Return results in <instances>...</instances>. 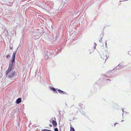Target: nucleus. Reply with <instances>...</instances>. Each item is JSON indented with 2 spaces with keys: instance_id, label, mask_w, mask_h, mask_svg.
Masks as SVG:
<instances>
[{
  "instance_id": "f257e3e1",
  "label": "nucleus",
  "mask_w": 131,
  "mask_h": 131,
  "mask_svg": "<svg viewBox=\"0 0 131 131\" xmlns=\"http://www.w3.org/2000/svg\"><path fill=\"white\" fill-rule=\"evenodd\" d=\"M18 48V47L16 51L13 53L11 59L12 63L9 64L8 68L5 72L6 76L11 80H12L15 75V71H11V70L13 67V64L15 62L16 54Z\"/></svg>"
},
{
  "instance_id": "f03ea898",
  "label": "nucleus",
  "mask_w": 131,
  "mask_h": 131,
  "mask_svg": "<svg viewBox=\"0 0 131 131\" xmlns=\"http://www.w3.org/2000/svg\"><path fill=\"white\" fill-rule=\"evenodd\" d=\"M53 121H52V123L53 126H56L57 125V123L55 121L56 120V118L55 117L53 118H52Z\"/></svg>"
},
{
  "instance_id": "7ed1b4c3",
  "label": "nucleus",
  "mask_w": 131,
  "mask_h": 131,
  "mask_svg": "<svg viewBox=\"0 0 131 131\" xmlns=\"http://www.w3.org/2000/svg\"><path fill=\"white\" fill-rule=\"evenodd\" d=\"M46 55L45 57H46V58H48L49 56V55L51 54V52H49L48 51H46L45 52Z\"/></svg>"
},
{
  "instance_id": "20e7f679",
  "label": "nucleus",
  "mask_w": 131,
  "mask_h": 131,
  "mask_svg": "<svg viewBox=\"0 0 131 131\" xmlns=\"http://www.w3.org/2000/svg\"><path fill=\"white\" fill-rule=\"evenodd\" d=\"M21 101V99L20 98H19L17 99L16 100V102L18 104H19Z\"/></svg>"
},
{
  "instance_id": "39448f33",
  "label": "nucleus",
  "mask_w": 131,
  "mask_h": 131,
  "mask_svg": "<svg viewBox=\"0 0 131 131\" xmlns=\"http://www.w3.org/2000/svg\"><path fill=\"white\" fill-rule=\"evenodd\" d=\"M56 90H57L58 92L61 94H67V93L64 91H62L60 89L57 90V89H56Z\"/></svg>"
},
{
  "instance_id": "423d86ee",
  "label": "nucleus",
  "mask_w": 131,
  "mask_h": 131,
  "mask_svg": "<svg viewBox=\"0 0 131 131\" xmlns=\"http://www.w3.org/2000/svg\"><path fill=\"white\" fill-rule=\"evenodd\" d=\"M50 89L52 91H53L55 93H57V92L56 91V89L53 87H50Z\"/></svg>"
},
{
  "instance_id": "0eeeda50",
  "label": "nucleus",
  "mask_w": 131,
  "mask_h": 131,
  "mask_svg": "<svg viewBox=\"0 0 131 131\" xmlns=\"http://www.w3.org/2000/svg\"><path fill=\"white\" fill-rule=\"evenodd\" d=\"M101 58L102 59H105L106 60V58H107V56L106 55L105 56L103 55H102L101 56Z\"/></svg>"
},
{
  "instance_id": "6e6552de",
  "label": "nucleus",
  "mask_w": 131,
  "mask_h": 131,
  "mask_svg": "<svg viewBox=\"0 0 131 131\" xmlns=\"http://www.w3.org/2000/svg\"><path fill=\"white\" fill-rule=\"evenodd\" d=\"M101 36L102 37L101 38V39L100 40H99V41L100 42H101L102 41V38L103 37L104 35V34L103 33H102L101 35Z\"/></svg>"
},
{
  "instance_id": "1a4fd4ad",
  "label": "nucleus",
  "mask_w": 131,
  "mask_h": 131,
  "mask_svg": "<svg viewBox=\"0 0 131 131\" xmlns=\"http://www.w3.org/2000/svg\"><path fill=\"white\" fill-rule=\"evenodd\" d=\"M6 58L7 59L9 58H10V54H8L6 57Z\"/></svg>"
},
{
  "instance_id": "9d476101",
  "label": "nucleus",
  "mask_w": 131,
  "mask_h": 131,
  "mask_svg": "<svg viewBox=\"0 0 131 131\" xmlns=\"http://www.w3.org/2000/svg\"><path fill=\"white\" fill-rule=\"evenodd\" d=\"M70 131H75V130L71 126Z\"/></svg>"
},
{
  "instance_id": "9b49d317",
  "label": "nucleus",
  "mask_w": 131,
  "mask_h": 131,
  "mask_svg": "<svg viewBox=\"0 0 131 131\" xmlns=\"http://www.w3.org/2000/svg\"><path fill=\"white\" fill-rule=\"evenodd\" d=\"M41 131H52L50 130H48L47 129H44L42 130Z\"/></svg>"
},
{
  "instance_id": "f8f14e48",
  "label": "nucleus",
  "mask_w": 131,
  "mask_h": 131,
  "mask_svg": "<svg viewBox=\"0 0 131 131\" xmlns=\"http://www.w3.org/2000/svg\"><path fill=\"white\" fill-rule=\"evenodd\" d=\"M118 67H122V68H123V66H122V65H121V64H119L118 66Z\"/></svg>"
},
{
  "instance_id": "ddd939ff",
  "label": "nucleus",
  "mask_w": 131,
  "mask_h": 131,
  "mask_svg": "<svg viewBox=\"0 0 131 131\" xmlns=\"http://www.w3.org/2000/svg\"><path fill=\"white\" fill-rule=\"evenodd\" d=\"M54 131H58V129L57 128H55L54 129Z\"/></svg>"
},
{
  "instance_id": "4468645a",
  "label": "nucleus",
  "mask_w": 131,
  "mask_h": 131,
  "mask_svg": "<svg viewBox=\"0 0 131 131\" xmlns=\"http://www.w3.org/2000/svg\"><path fill=\"white\" fill-rule=\"evenodd\" d=\"M108 73H109V72H108L107 73V75L108 74ZM106 77H107L108 78H109L110 77H109V76L108 75H106Z\"/></svg>"
},
{
  "instance_id": "2eb2a0df",
  "label": "nucleus",
  "mask_w": 131,
  "mask_h": 131,
  "mask_svg": "<svg viewBox=\"0 0 131 131\" xmlns=\"http://www.w3.org/2000/svg\"><path fill=\"white\" fill-rule=\"evenodd\" d=\"M10 50H12L13 49V48L12 47H10Z\"/></svg>"
},
{
  "instance_id": "dca6fc26",
  "label": "nucleus",
  "mask_w": 131,
  "mask_h": 131,
  "mask_svg": "<svg viewBox=\"0 0 131 131\" xmlns=\"http://www.w3.org/2000/svg\"><path fill=\"white\" fill-rule=\"evenodd\" d=\"M49 126L50 127H51L52 126V125H51V124H50V125H49Z\"/></svg>"
},
{
  "instance_id": "f3484780",
  "label": "nucleus",
  "mask_w": 131,
  "mask_h": 131,
  "mask_svg": "<svg viewBox=\"0 0 131 131\" xmlns=\"http://www.w3.org/2000/svg\"><path fill=\"white\" fill-rule=\"evenodd\" d=\"M95 46H96V44L95 43ZM95 46H95L94 47V48H95Z\"/></svg>"
},
{
  "instance_id": "a211bd4d",
  "label": "nucleus",
  "mask_w": 131,
  "mask_h": 131,
  "mask_svg": "<svg viewBox=\"0 0 131 131\" xmlns=\"http://www.w3.org/2000/svg\"><path fill=\"white\" fill-rule=\"evenodd\" d=\"M107 80H109L110 81H111V80H110V79H107Z\"/></svg>"
},
{
  "instance_id": "6ab92c4d",
  "label": "nucleus",
  "mask_w": 131,
  "mask_h": 131,
  "mask_svg": "<svg viewBox=\"0 0 131 131\" xmlns=\"http://www.w3.org/2000/svg\"><path fill=\"white\" fill-rule=\"evenodd\" d=\"M82 114L83 115H84V112H83V113H82Z\"/></svg>"
},
{
  "instance_id": "aec40b11",
  "label": "nucleus",
  "mask_w": 131,
  "mask_h": 131,
  "mask_svg": "<svg viewBox=\"0 0 131 131\" xmlns=\"http://www.w3.org/2000/svg\"><path fill=\"white\" fill-rule=\"evenodd\" d=\"M116 124H118L117 123H115L114 124V125H116Z\"/></svg>"
},
{
  "instance_id": "412c9836",
  "label": "nucleus",
  "mask_w": 131,
  "mask_h": 131,
  "mask_svg": "<svg viewBox=\"0 0 131 131\" xmlns=\"http://www.w3.org/2000/svg\"><path fill=\"white\" fill-rule=\"evenodd\" d=\"M35 73H35V74H36H36H37V72H35Z\"/></svg>"
},
{
  "instance_id": "4be33fe9",
  "label": "nucleus",
  "mask_w": 131,
  "mask_h": 131,
  "mask_svg": "<svg viewBox=\"0 0 131 131\" xmlns=\"http://www.w3.org/2000/svg\"><path fill=\"white\" fill-rule=\"evenodd\" d=\"M61 131V129H60V131Z\"/></svg>"
},
{
  "instance_id": "5701e85b",
  "label": "nucleus",
  "mask_w": 131,
  "mask_h": 131,
  "mask_svg": "<svg viewBox=\"0 0 131 131\" xmlns=\"http://www.w3.org/2000/svg\"><path fill=\"white\" fill-rule=\"evenodd\" d=\"M123 121V120H122L121 121V122H122Z\"/></svg>"
},
{
  "instance_id": "b1692460",
  "label": "nucleus",
  "mask_w": 131,
  "mask_h": 131,
  "mask_svg": "<svg viewBox=\"0 0 131 131\" xmlns=\"http://www.w3.org/2000/svg\"><path fill=\"white\" fill-rule=\"evenodd\" d=\"M60 51H61V50H59V52H60Z\"/></svg>"
},
{
  "instance_id": "393cba45",
  "label": "nucleus",
  "mask_w": 131,
  "mask_h": 131,
  "mask_svg": "<svg viewBox=\"0 0 131 131\" xmlns=\"http://www.w3.org/2000/svg\"><path fill=\"white\" fill-rule=\"evenodd\" d=\"M127 114L128 113V112H126Z\"/></svg>"
},
{
  "instance_id": "a878e982",
  "label": "nucleus",
  "mask_w": 131,
  "mask_h": 131,
  "mask_svg": "<svg viewBox=\"0 0 131 131\" xmlns=\"http://www.w3.org/2000/svg\"><path fill=\"white\" fill-rule=\"evenodd\" d=\"M105 44H106V42Z\"/></svg>"
},
{
  "instance_id": "bb28decb",
  "label": "nucleus",
  "mask_w": 131,
  "mask_h": 131,
  "mask_svg": "<svg viewBox=\"0 0 131 131\" xmlns=\"http://www.w3.org/2000/svg\"><path fill=\"white\" fill-rule=\"evenodd\" d=\"M122 111H123V110H122Z\"/></svg>"
}]
</instances>
